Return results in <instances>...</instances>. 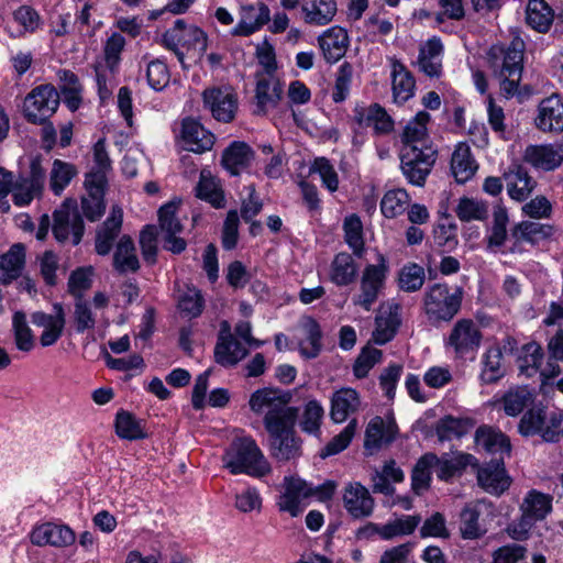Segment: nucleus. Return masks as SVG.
<instances>
[{
  "instance_id": "obj_4",
  "label": "nucleus",
  "mask_w": 563,
  "mask_h": 563,
  "mask_svg": "<svg viewBox=\"0 0 563 563\" xmlns=\"http://www.w3.org/2000/svg\"><path fill=\"white\" fill-rule=\"evenodd\" d=\"M162 43L166 48L173 51L178 60L184 64V53L180 48H186L194 57H201L207 51L208 38L201 29L177 20L173 27L163 34Z\"/></svg>"
},
{
  "instance_id": "obj_13",
  "label": "nucleus",
  "mask_w": 563,
  "mask_h": 563,
  "mask_svg": "<svg viewBox=\"0 0 563 563\" xmlns=\"http://www.w3.org/2000/svg\"><path fill=\"white\" fill-rule=\"evenodd\" d=\"M203 107L220 122H231L238 110V97L231 87H211L202 92Z\"/></svg>"
},
{
  "instance_id": "obj_41",
  "label": "nucleus",
  "mask_w": 563,
  "mask_h": 563,
  "mask_svg": "<svg viewBox=\"0 0 563 563\" xmlns=\"http://www.w3.org/2000/svg\"><path fill=\"white\" fill-rule=\"evenodd\" d=\"M107 184L90 183L85 180L87 196L81 200V209L86 218L90 221L99 219L106 209L103 196Z\"/></svg>"
},
{
  "instance_id": "obj_62",
  "label": "nucleus",
  "mask_w": 563,
  "mask_h": 563,
  "mask_svg": "<svg viewBox=\"0 0 563 563\" xmlns=\"http://www.w3.org/2000/svg\"><path fill=\"white\" fill-rule=\"evenodd\" d=\"M12 327L16 347L30 352L34 347V338L23 312L16 311L12 318Z\"/></svg>"
},
{
  "instance_id": "obj_29",
  "label": "nucleus",
  "mask_w": 563,
  "mask_h": 563,
  "mask_svg": "<svg viewBox=\"0 0 563 563\" xmlns=\"http://www.w3.org/2000/svg\"><path fill=\"white\" fill-rule=\"evenodd\" d=\"M301 12L305 23L313 26H324L336 15L335 0H301Z\"/></svg>"
},
{
  "instance_id": "obj_3",
  "label": "nucleus",
  "mask_w": 563,
  "mask_h": 563,
  "mask_svg": "<svg viewBox=\"0 0 563 563\" xmlns=\"http://www.w3.org/2000/svg\"><path fill=\"white\" fill-rule=\"evenodd\" d=\"M222 461L223 466L234 475L263 477L271 473L268 461L251 437L236 438L227 449Z\"/></svg>"
},
{
  "instance_id": "obj_52",
  "label": "nucleus",
  "mask_w": 563,
  "mask_h": 563,
  "mask_svg": "<svg viewBox=\"0 0 563 563\" xmlns=\"http://www.w3.org/2000/svg\"><path fill=\"white\" fill-rule=\"evenodd\" d=\"M178 308L190 317H197L201 313L203 300L200 291L190 284H177Z\"/></svg>"
},
{
  "instance_id": "obj_23",
  "label": "nucleus",
  "mask_w": 563,
  "mask_h": 563,
  "mask_svg": "<svg viewBox=\"0 0 563 563\" xmlns=\"http://www.w3.org/2000/svg\"><path fill=\"white\" fill-rule=\"evenodd\" d=\"M400 322V307L397 303L382 305L375 318L372 340L380 345L389 342L395 336Z\"/></svg>"
},
{
  "instance_id": "obj_57",
  "label": "nucleus",
  "mask_w": 563,
  "mask_h": 563,
  "mask_svg": "<svg viewBox=\"0 0 563 563\" xmlns=\"http://www.w3.org/2000/svg\"><path fill=\"white\" fill-rule=\"evenodd\" d=\"M435 462L437 455L431 453L423 455L417 462L411 476L412 489L417 494H421L429 487L431 471H433V463Z\"/></svg>"
},
{
  "instance_id": "obj_36",
  "label": "nucleus",
  "mask_w": 563,
  "mask_h": 563,
  "mask_svg": "<svg viewBox=\"0 0 563 563\" xmlns=\"http://www.w3.org/2000/svg\"><path fill=\"white\" fill-rule=\"evenodd\" d=\"M478 484L488 493L500 495L510 485L501 461L489 464L478 471Z\"/></svg>"
},
{
  "instance_id": "obj_59",
  "label": "nucleus",
  "mask_w": 563,
  "mask_h": 563,
  "mask_svg": "<svg viewBox=\"0 0 563 563\" xmlns=\"http://www.w3.org/2000/svg\"><path fill=\"white\" fill-rule=\"evenodd\" d=\"M543 357L542 347L536 343L530 342L522 346L519 355V369L522 374L530 377L537 373Z\"/></svg>"
},
{
  "instance_id": "obj_47",
  "label": "nucleus",
  "mask_w": 563,
  "mask_h": 563,
  "mask_svg": "<svg viewBox=\"0 0 563 563\" xmlns=\"http://www.w3.org/2000/svg\"><path fill=\"white\" fill-rule=\"evenodd\" d=\"M78 174L71 163L54 159L49 170V188L56 196H60L73 178Z\"/></svg>"
},
{
  "instance_id": "obj_5",
  "label": "nucleus",
  "mask_w": 563,
  "mask_h": 563,
  "mask_svg": "<svg viewBox=\"0 0 563 563\" xmlns=\"http://www.w3.org/2000/svg\"><path fill=\"white\" fill-rule=\"evenodd\" d=\"M462 300L460 287L433 284L424 298V310L432 321H450L459 311Z\"/></svg>"
},
{
  "instance_id": "obj_2",
  "label": "nucleus",
  "mask_w": 563,
  "mask_h": 563,
  "mask_svg": "<svg viewBox=\"0 0 563 563\" xmlns=\"http://www.w3.org/2000/svg\"><path fill=\"white\" fill-rule=\"evenodd\" d=\"M291 395L278 388H258L251 394L249 407L256 416H263L266 431H275L278 426L297 421L298 409L291 407Z\"/></svg>"
},
{
  "instance_id": "obj_10",
  "label": "nucleus",
  "mask_w": 563,
  "mask_h": 563,
  "mask_svg": "<svg viewBox=\"0 0 563 563\" xmlns=\"http://www.w3.org/2000/svg\"><path fill=\"white\" fill-rule=\"evenodd\" d=\"M523 43L514 40L508 46L493 45L487 53L488 66L494 76L517 75L523 70Z\"/></svg>"
},
{
  "instance_id": "obj_40",
  "label": "nucleus",
  "mask_w": 563,
  "mask_h": 563,
  "mask_svg": "<svg viewBox=\"0 0 563 563\" xmlns=\"http://www.w3.org/2000/svg\"><path fill=\"white\" fill-rule=\"evenodd\" d=\"M520 511L536 521H541L552 511V497L531 489L525 496Z\"/></svg>"
},
{
  "instance_id": "obj_54",
  "label": "nucleus",
  "mask_w": 563,
  "mask_h": 563,
  "mask_svg": "<svg viewBox=\"0 0 563 563\" xmlns=\"http://www.w3.org/2000/svg\"><path fill=\"white\" fill-rule=\"evenodd\" d=\"M115 432L119 438L125 440H137L145 437L141 422L124 410L119 411L115 416Z\"/></svg>"
},
{
  "instance_id": "obj_19",
  "label": "nucleus",
  "mask_w": 563,
  "mask_h": 563,
  "mask_svg": "<svg viewBox=\"0 0 563 563\" xmlns=\"http://www.w3.org/2000/svg\"><path fill=\"white\" fill-rule=\"evenodd\" d=\"M481 343V332L477 325L467 319L459 320L448 339V346L452 347L456 356L464 357L477 350Z\"/></svg>"
},
{
  "instance_id": "obj_16",
  "label": "nucleus",
  "mask_w": 563,
  "mask_h": 563,
  "mask_svg": "<svg viewBox=\"0 0 563 563\" xmlns=\"http://www.w3.org/2000/svg\"><path fill=\"white\" fill-rule=\"evenodd\" d=\"M534 125L545 133H561L563 131V101L560 95L552 93L540 101Z\"/></svg>"
},
{
  "instance_id": "obj_20",
  "label": "nucleus",
  "mask_w": 563,
  "mask_h": 563,
  "mask_svg": "<svg viewBox=\"0 0 563 563\" xmlns=\"http://www.w3.org/2000/svg\"><path fill=\"white\" fill-rule=\"evenodd\" d=\"M354 121L361 129L372 128L376 135L388 134L394 130V120L378 103L354 109Z\"/></svg>"
},
{
  "instance_id": "obj_7",
  "label": "nucleus",
  "mask_w": 563,
  "mask_h": 563,
  "mask_svg": "<svg viewBox=\"0 0 563 563\" xmlns=\"http://www.w3.org/2000/svg\"><path fill=\"white\" fill-rule=\"evenodd\" d=\"M59 95L52 85L34 88L24 99L23 112L33 124H44L57 110Z\"/></svg>"
},
{
  "instance_id": "obj_30",
  "label": "nucleus",
  "mask_w": 563,
  "mask_h": 563,
  "mask_svg": "<svg viewBox=\"0 0 563 563\" xmlns=\"http://www.w3.org/2000/svg\"><path fill=\"white\" fill-rule=\"evenodd\" d=\"M181 137L186 148L194 153H203L211 150L214 136L194 119L183 121Z\"/></svg>"
},
{
  "instance_id": "obj_44",
  "label": "nucleus",
  "mask_w": 563,
  "mask_h": 563,
  "mask_svg": "<svg viewBox=\"0 0 563 563\" xmlns=\"http://www.w3.org/2000/svg\"><path fill=\"white\" fill-rule=\"evenodd\" d=\"M25 251L22 244H14L0 256V279L3 282L20 277L24 266Z\"/></svg>"
},
{
  "instance_id": "obj_11",
  "label": "nucleus",
  "mask_w": 563,
  "mask_h": 563,
  "mask_svg": "<svg viewBox=\"0 0 563 563\" xmlns=\"http://www.w3.org/2000/svg\"><path fill=\"white\" fill-rule=\"evenodd\" d=\"M310 497H312L310 484L299 477H285L284 492L278 497L277 507L282 512L298 517L307 508Z\"/></svg>"
},
{
  "instance_id": "obj_61",
  "label": "nucleus",
  "mask_w": 563,
  "mask_h": 563,
  "mask_svg": "<svg viewBox=\"0 0 563 563\" xmlns=\"http://www.w3.org/2000/svg\"><path fill=\"white\" fill-rule=\"evenodd\" d=\"M353 78V66L344 62L335 73L334 87L332 90V100L335 103L343 102L350 95Z\"/></svg>"
},
{
  "instance_id": "obj_21",
  "label": "nucleus",
  "mask_w": 563,
  "mask_h": 563,
  "mask_svg": "<svg viewBox=\"0 0 563 563\" xmlns=\"http://www.w3.org/2000/svg\"><path fill=\"white\" fill-rule=\"evenodd\" d=\"M343 506L347 514L361 519L372 515L374 510V499L368 489L360 483H350L343 490Z\"/></svg>"
},
{
  "instance_id": "obj_42",
  "label": "nucleus",
  "mask_w": 563,
  "mask_h": 563,
  "mask_svg": "<svg viewBox=\"0 0 563 563\" xmlns=\"http://www.w3.org/2000/svg\"><path fill=\"white\" fill-rule=\"evenodd\" d=\"M196 196L208 201L214 208L224 206V196L219 180L211 174L209 169L200 172V179L196 186Z\"/></svg>"
},
{
  "instance_id": "obj_14",
  "label": "nucleus",
  "mask_w": 563,
  "mask_h": 563,
  "mask_svg": "<svg viewBox=\"0 0 563 563\" xmlns=\"http://www.w3.org/2000/svg\"><path fill=\"white\" fill-rule=\"evenodd\" d=\"M397 435L398 427L393 415L376 416L366 426L364 448L369 454H373L389 445Z\"/></svg>"
},
{
  "instance_id": "obj_27",
  "label": "nucleus",
  "mask_w": 563,
  "mask_h": 563,
  "mask_svg": "<svg viewBox=\"0 0 563 563\" xmlns=\"http://www.w3.org/2000/svg\"><path fill=\"white\" fill-rule=\"evenodd\" d=\"M318 44L324 59L333 64L345 55L350 40L347 32L343 27L332 26L318 37Z\"/></svg>"
},
{
  "instance_id": "obj_6",
  "label": "nucleus",
  "mask_w": 563,
  "mask_h": 563,
  "mask_svg": "<svg viewBox=\"0 0 563 563\" xmlns=\"http://www.w3.org/2000/svg\"><path fill=\"white\" fill-rule=\"evenodd\" d=\"M46 181V169L40 157H33L26 174L13 179L12 200L19 207L29 206L34 199L42 197Z\"/></svg>"
},
{
  "instance_id": "obj_46",
  "label": "nucleus",
  "mask_w": 563,
  "mask_h": 563,
  "mask_svg": "<svg viewBox=\"0 0 563 563\" xmlns=\"http://www.w3.org/2000/svg\"><path fill=\"white\" fill-rule=\"evenodd\" d=\"M553 234V227L533 221H522L512 229L511 236L517 241H525L532 245Z\"/></svg>"
},
{
  "instance_id": "obj_26",
  "label": "nucleus",
  "mask_w": 563,
  "mask_h": 563,
  "mask_svg": "<svg viewBox=\"0 0 563 563\" xmlns=\"http://www.w3.org/2000/svg\"><path fill=\"white\" fill-rule=\"evenodd\" d=\"M330 402V417L334 423L346 421L350 416L356 413L362 407L360 394L351 387H343L334 391Z\"/></svg>"
},
{
  "instance_id": "obj_35",
  "label": "nucleus",
  "mask_w": 563,
  "mask_h": 563,
  "mask_svg": "<svg viewBox=\"0 0 563 563\" xmlns=\"http://www.w3.org/2000/svg\"><path fill=\"white\" fill-rule=\"evenodd\" d=\"M507 191L511 199L517 201L526 200L534 188V180L520 165H514L504 174Z\"/></svg>"
},
{
  "instance_id": "obj_25",
  "label": "nucleus",
  "mask_w": 563,
  "mask_h": 563,
  "mask_svg": "<svg viewBox=\"0 0 563 563\" xmlns=\"http://www.w3.org/2000/svg\"><path fill=\"white\" fill-rule=\"evenodd\" d=\"M444 45L440 37L432 36L419 47L417 66L421 73L429 77H440L442 74V58Z\"/></svg>"
},
{
  "instance_id": "obj_15",
  "label": "nucleus",
  "mask_w": 563,
  "mask_h": 563,
  "mask_svg": "<svg viewBox=\"0 0 563 563\" xmlns=\"http://www.w3.org/2000/svg\"><path fill=\"white\" fill-rule=\"evenodd\" d=\"M31 542L37 547H53L63 549L76 541L73 529L66 525L44 522L34 527L30 533Z\"/></svg>"
},
{
  "instance_id": "obj_45",
  "label": "nucleus",
  "mask_w": 563,
  "mask_h": 563,
  "mask_svg": "<svg viewBox=\"0 0 563 563\" xmlns=\"http://www.w3.org/2000/svg\"><path fill=\"white\" fill-rule=\"evenodd\" d=\"M247 354V350L232 336H220L217 343L214 355L219 364L223 366H232L243 360Z\"/></svg>"
},
{
  "instance_id": "obj_12",
  "label": "nucleus",
  "mask_w": 563,
  "mask_h": 563,
  "mask_svg": "<svg viewBox=\"0 0 563 563\" xmlns=\"http://www.w3.org/2000/svg\"><path fill=\"white\" fill-rule=\"evenodd\" d=\"M179 201H169L158 210L159 229L163 234V246L165 250L180 254L186 250L187 243L183 238L177 236L184 227L177 217Z\"/></svg>"
},
{
  "instance_id": "obj_18",
  "label": "nucleus",
  "mask_w": 563,
  "mask_h": 563,
  "mask_svg": "<svg viewBox=\"0 0 563 563\" xmlns=\"http://www.w3.org/2000/svg\"><path fill=\"white\" fill-rule=\"evenodd\" d=\"M523 159L538 169L554 170L563 163V141L529 145L525 151Z\"/></svg>"
},
{
  "instance_id": "obj_31",
  "label": "nucleus",
  "mask_w": 563,
  "mask_h": 563,
  "mask_svg": "<svg viewBox=\"0 0 563 563\" xmlns=\"http://www.w3.org/2000/svg\"><path fill=\"white\" fill-rule=\"evenodd\" d=\"M123 221V212L119 207L111 209L110 216L98 229L96 234V252L99 255H107L110 253L114 240L118 238Z\"/></svg>"
},
{
  "instance_id": "obj_55",
  "label": "nucleus",
  "mask_w": 563,
  "mask_h": 563,
  "mask_svg": "<svg viewBox=\"0 0 563 563\" xmlns=\"http://www.w3.org/2000/svg\"><path fill=\"white\" fill-rule=\"evenodd\" d=\"M409 201L410 197L405 189L389 190L380 201V210L386 218L393 219L406 210Z\"/></svg>"
},
{
  "instance_id": "obj_37",
  "label": "nucleus",
  "mask_w": 563,
  "mask_h": 563,
  "mask_svg": "<svg viewBox=\"0 0 563 563\" xmlns=\"http://www.w3.org/2000/svg\"><path fill=\"white\" fill-rule=\"evenodd\" d=\"M113 267L120 274L135 273L140 268L135 246L129 235L121 236L117 244Z\"/></svg>"
},
{
  "instance_id": "obj_49",
  "label": "nucleus",
  "mask_w": 563,
  "mask_h": 563,
  "mask_svg": "<svg viewBox=\"0 0 563 563\" xmlns=\"http://www.w3.org/2000/svg\"><path fill=\"white\" fill-rule=\"evenodd\" d=\"M111 169V159L106 150L103 139H100L93 146V167L86 175L88 184H107V173Z\"/></svg>"
},
{
  "instance_id": "obj_51",
  "label": "nucleus",
  "mask_w": 563,
  "mask_h": 563,
  "mask_svg": "<svg viewBox=\"0 0 563 563\" xmlns=\"http://www.w3.org/2000/svg\"><path fill=\"white\" fill-rule=\"evenodd\" d=\"M344 241L356 256L364 252L365 241L361 218L352 213L343 220Z\"/></svg>"
},
{
  "instance_id": "obj_17",
  "label": "nucleus",
  "mask_w": 563,
  "mask_h": 563,
  "mask_svg": "<svg viewBox=\"0 0 563 563\" xmlns=\"http://www.w3.org/2000/svg\"><path fill=\"white\" fill-rule=\"evenodd\" d=\"M296 421L278 426L275 431H267L271 439V452L280 461H289L300 455V441L295 434Z\"/></svg>"
},
{
  "instance_id": "obj_64",
  "label": "nucleus",
  "mask_w": 563,
  "mask_h": 563,
  "mask_svg": "<svg viewBox=\"0 0 563 563\" xmlns=\"http://www.w3.org/2000/svg\"><path fill=\"white\" fill-rule=\"evenodd\" d=\"M262 504V496L255 487H247L235 494L234 507L240 512H261Z\"/></svg>"
},
{
  "instance_id": "obj_24",
  "label": "nucleus",
  "mask_w": 563,
  "mask_h": 563,
  "mask_svg": "<svg viewBox=\"0 0 563 563\" xmlns=\"http://www.w3.org/2000/svg\"><path fill=\"white\" fill-rule=\"evenodd\" d=\"M283 84L275 75L258 76L255 89L256 114H266L277 107L283 97Z\"/></svg>"
},
{
  "instance_id": "obj_38",
  "label": "nucleus",
  "mask_w": 563,
  "mask_h": 563,
  "mask_svg": "<svg viewBox=\"0 0 563 563\" xmlns=\"http://www.w3.org/2000/svg\"><path fill=\"white\" fill-rule=\"evenodd\" d=\"M252 148L243 142L232 143L222 154V165L231 175H239L253 159Z\"/></svg>"
},
{
  "instance_id": "obj_32",
  "label": "nucleus",
  "mask_w": 563,
  "mask_h": 563,
  "mask_svg": "<svg viewBox=\"0 0 563 563\" xmlns=\"http://www.w3.org/2000/svg\"><path fill=\"white\" fill-rule=\"evenodd\" d=\"M269 21V9L260 2L255 5H243L239 23L232 31L233 35L249 36Z\"/></svg>"
},
{
  "instance_id": "obj_39",
  "label": "nucleus",
  "mask_w": 563,
  "mask_h": 563,
  "mask_svg": "<svg viewBox=\"0 0 563 563\" xmlns=\"http://www.w3.org/2000/svg\"><path fill=\"white\" fill-rule=\"evenodd\" d=\"M554 12L545 0H528L526 22L533 30L544 33L552 25Z\"/></svg>"
},
{
  "instance_id": "obj_33",
  "label": "nucleus",
  "mask_w": 563,
  "mask_h": 563,
  "mask_svg": "<svg viewBox=\"0 0 563 563\" xmlns=\"http://www.w3.org/2000/svg\"><path fill=\"white\" fill-rule=\"evenodd\" d=\"M390 64L393 98L396 103L401 104L413 96L416 82L410 71L398 59H390Z\"/></svg>"
},
{
  "instance_id": "obj_56",
  "label": "nucleus",
  "mask_w": 563,
  "mask_h": 563,
  "mask_svg": "<svg viewBox=\"0 0 563 563\" xmlns=\"http://www.w3.org/2000/svg\"><path fill=\"white\" fill-rule=\"evenodd\" d=\"M508 214L504 207L496 206L493 212V225L487 236L488 247L494 250L504 245L507 239Z\"/></svg>"
},
{
  "instance_id": "obj_50",
  "label": "nucleus",
  "mask_w": 563,
  "mask_h": 563,
  "mask_svg": "<svg viewBox=\"0 0 563 563\" xmlns=\"http://www.w3.org/2000/svg\"><path fill=\"white\" fill-rule=\"evenodd\" d=\"M303 338L300 339V353L308 358L316 357L319 354L321 343V331L319 324L311 318H307L301 323Z\"/></svg>"
},
{
  "instance_id": "obj_53",
  "label": "nucleus",
  "mask_w": 563,
  "mask_h": 563,
  "mask_svg": "<svg viewBox=\"0 0 563 563\" xmlns=\"http://www.w3.org/2000/svg\"><path fill=\"white\" fill-rule=\"evenodd\" d=\"M473 460L474 457L470 454H457L452 457L443 456L441 459L437 456V462L433 463V471L440 479L449 481Z\"/></svg>"
},
{
  "instance_id": "obj_28",
  "label": "nucleus",
  "mask_w": 563,
  "mask_h": 563,
  "mask_svg": "<svg viewBox=\"0 0 563 563\" xmlns=\"http://www.w3.org/2000/svg\"><path fill=\"white\" fill-rule=\"evenodd\" d=\"M450 169L459 184H465L474 177L478 169V164L468 144L460 142L455 146L451 156Z\"/></svg>"
},
{
  "instance_id": "obj_34",
  "label": "nucleus",
  "mask_w": 563,
  "mask_h": 563,
  "mask_svg": "<svg viewBox=\"0 0 563 563\" xmlns=\"http://www.w3.org/2000/svg\"><path fill=\"white\" fill-rule=\"evenodd\" d=\"M475 443L477 448L492 454H499L500 460L509 456L511 445L509 439L499 430L482 426L476 430Z\"/></svg>"
},
{
  "instance_id": "obj_9",
  "label": "nucleus",
  "mask_w": 563,
  "mask_h": 563,
  "mask_svg": "<svg viewBox=\"0 0 563 563\" xmlns=\"http://www.w3.org/2000/svg\"><path fill=\"white\" fill-rule=\"evenodd\" d=\"M54 223L52 227L53 234L55 239L64 243L70 239L74 245L80 243L85 225L77 210V206L75 201H65L57 210H55L54 214Z\"/></svg>"
},
{
  "instance_id": "obj_60",
  "label": "nucleus",
  "mask_w": 563,
  "mask_h": 563,
  "mask_svg": "<svg viewBox=\"0 0 563 563\" xmlns=\"http://www.w3.org/2000/svg\"><path fill=\"white\" fill-rule=\"evenodd\" d=\"M357 430V420L352 419L346 427L335 435L321 451V457H328L344 451L351 443Z\"/></svg>"
},
{
  "instance_id": "obj_22",
  "label": "nucleus",
  "mask_w": 563,
  "mask_h": 563,
  "mask_svg": "<svg viewBox=\"0 0 563 563\" xmlns=\"http://www.w3.org/2000/svg\"><path fill=\"white\" fill-rule=\"evenodd\" d=\"M32 322L35 327L42 328L40 343L42 346L55 344L63 334L65 327V313L60 303L54 305V313L35 312L32 314Z\"/></svg>"
},
{
  "instance_id": "obj_58",
  "label": "nucleus",
  "mask_w": 563,
  "mask_h": 563,
  "mask_svg": "<svg viewBox=\"0 0 563 563\" xmlns=\"http://www.w3.org/2000/svg\"><path fill=\"white\" fill-rule=\"evenodd\" d=\"M455 213L461 221H482L487 218L488 208L485 202L463 197L459 200L455 207Z\"/></svg>"
},
{
  "instance_id": "obj_8",
  "label": "nucleus",
  "mask_w": 563,
  "mask_h": 563,
  "mask_svg": "<svg viewBox=\"0 0 563 563\" xmlns=\"http://www.w3.org/2000/svg\"><path fill=\"white\" fill-rule=\"evenodd\" d=\"M562 421V413L531 409L522 416L518 429L525 437L540 434L544 441L555 442L559 440Z\"/></svg>"
},
{
  "instance_id": "obj_63",
  "label": "nucleus",
  "mask_w": 563,
  "mask_h": 563,
  "mask_svg": "<svg viewBox=\"0 0 563 563\" xmlns=\"http://www.w3.org/2000/svg\"><path fill=\"white\" fill-rule=\"evenodd\" d=\"M530 400L531 395L526 388L510 389L501 398L505 413L511 417L518 416Z\"/></svg>"
},
{
  "instance_id": "obj_1",
  "label": "nucleus",
  "mask_w": 563,
  "mask_h": 563,
  "mask_svg": "<svg viewBox=\"0 0 563 563\" xmlns=\"http://www.w3.org/2000/svg\"><path fill=\"white\" fill-rule=\"evenodd\" d=\"M430 114L418 112L404 128L400 135L401 170L409 183L422 186L437 159V150L433 147L429 134L428 123Z\"/></svg>"
},
{
  "instance_id": "obj_43",
  "label": "nucleus",
  "mask_w": 563,
  "mask_h": 563,
  "mask_svg": "<svg viewBox=\"0 0 563 563\" xmlns=\"http://www.w3.org/2000/svg\"><path fill=\"white\" fill-rule=\"evenodd\" d=\"M505 372L501 347L498 345L490 346L482 357V382L485 384L496 383L505 375Z\"/></svg>"
},
{
  "instance_id": "obj_48",
  "label": "nucleus",
  "mask_w": 563,
  "mask_h": 563,
  "mask_svg": "<svg viewBox=\"0 0 563 563\" xmlns=\"http://www.w3.org/2000/svg\"><path fill=\"white\" fill-rule=\"evenodd\" d=\"M421 521L420 516H401L389 520L387 523L377 528L378 534L383 539H393L395 537L411 534Z\"/></svg>"
}]
</instances>
